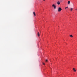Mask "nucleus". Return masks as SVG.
I'll list each match as a JSON object with an SVG mask.
<instances>
[{"mask_svg": "<svg viewBox=\"0 0 77 77\" xmlns=\"http://www.w3.org/2000/svg\"><path fill=\"white\" fill-rule=\"evenodd\" d=\"M66 9V8H65V9Z\"/></svg>", "mask_w": 77, "mask_h": 77, "instance_id": "ddd939ff", "label": "nucleus"}, {"mask_svg": "<svg viewBox=\"0 0 77 77\" xmlns=\"http://www.w3.org/2000/svg\"><path fill=\"white\" fill-rule=\"evenodd\" d=\"M72 9H73L72 8H71V9H70V10H71V11H72Z\"/></svg>", "mask_w": 77, "mask_h": 77, "instance_id": "1a4fd4ad", "label": "nucleus"}, {"mask_svg": "<svg viewBox=\"0 0 77 77\" xmlns=\"http://www.w3.org/2000/svg\"><path fill=\"white\" fill-rule=\"evenodd\" d=\"M70 37H71V38H72V37H73V36H72V35H70Z\"/></svg>", "mask_w": 77, "mask_h": 77, "instance_id": "6e6552de", "label": "nucleus"}, {"mask_svg": "<svg viewBox=\"0 0 77 77\" xmlns=\"http://www.w3.org/2000/svg\"><path fill=\"white\" fill-rule=\"evenodd\" d=\"M52 7H54V9H56V6L55 5H54V4H53L52 5Z\"/></svg>", "mask_w": 77, "mask_h": 77, "instance_id": "f03ea898", "label": "nucleus"}, {"mask_svg": "<svg viewBox=\"0 0 77 77\" xmlns=\"http://www.w3.org/2000/svg\"><path fill=\"white\" fill-rule=\"evenodd\" d=\"M73 70L74 71V72H76V70L75 69V68H73Z\"/></svg>", "mask_w": 77, "mask_h": 77, "instance_id": "20e7f679", "label": "nucleus"}, {"mask_svg": "<svg viewBox=\"0 0 77 77\" xmlns=\"http://www.w3.org/2000/svg\"><path fill=\"white\" fill-rule=\"evenodd\" d=\"M40 35H39V32H38V36H39Z\"/></svg>", "mask_w": 77, "mask_h": 77, "instance_id": "423d86ee", "label": "nucleus"}, {"mask_svg": "<svg viewBox=\"0 0 77 77\" xmlns=\"http://www.w3.org/2000/svg\"><path fill=\"white\" fill-rule=\"evenodd\" d=\"M48 62V60H45V62Z\"/></svg>", "mask_w": 77, "mask_h": 77, "instance_id": "9d476101", "label": "nucleus"}, {"mask_svg": "<svg viewBox=\"0 0 77 77\" xmlns=\"http://www.w3.org/2000/svg\"><path fill=\"white\" fill-rule=\"evenodd\" d=\"M57 5H60V2L59 1H58L57 3Z\"/></svg>", "mask_w": 77, "mask_h": 77, "instance_id": "7ed1b4c3", "label": "nucleus"}, {"mask_svg": "<svg viewBox=\"0 0 77 77\" xmlns=\"http://www.w3.org/2000/svg\"><path fill=\"white\" fill-rule=\"evenodd\" d=\"M68 4H70V1H68Z\"/></svg>", "mask_w": 77, "mask_h": 77, "instance_id": "0eeeda50", "label": "nucleus"}, {"mask_svg": "<svg viewBox=\"0 0 77 77\" xmlns=\"http://www.w3.org/2000/svg\"><path fill=\"white\" fill-rule=\"evenodd\" d=\"M68 8V7H66V8Z\"/></svg>", "mask_w": 77, "mask_h": 77, "instance_id": "f8f14e48", "label": "nucleus"}, {"mask_svg": "<svg viewBox=\"0 0 77 77\" xmlns=\"http://www.w3.org/2000/svg\"><path fill=\"white\" fill-rule=\"evenodd\" d=\"M43 65H45V63H43Z\"/></svg>", "mask_w": 77, "mask_h": 77, "instance_id": "9b49d317", "label": "nucleus"}, {"mask_svg": "<svg viewBox=\"0 0 77 77\" xmlns=\"http://www.w3.org/2000/svg\"><path fill=\"white\" fill-rule=\"evenodd\" d=\"M76 10H77V9H76Z\"/></svg>", "mask_w": 77, "mask_h": 77, "instance_id": "2eb2a0df", "label": "nucleus"}, {"mask_svg": "<svg viewBox=\"0 0 77 77\" xmlns=\"http://www.w3.org/2000/svg\"><path fill=\"white\" fill-rule=\"evenodd\" d=\"M33 14L34 16H36V14L35 13V12H33Z\"/></svg>", "mask_w": 77, "mask_h": 77, "instance_id": "39448f33", "label": "nucleus"}, {"mask_svg": "<svg viewBox=\"0 0 77 77\" xmlns=\"http://www.w3.org/2000/svg\"><path fill=\"white\" fill-rule=\"evenodd\" d=\"M45 0H43L44 1H45Z\"/></svg>", "mask_w": 77, "mask_h": 77, "instance_id": "4468645a", "label": "nucleus"}, {"mask_svg": "<svg viewBox=\"0 0 77 77\" xmlns=\"http://www.w3.org/2000/svg\"><path fill=\"white\" fill-rule=\"evenodd\" d=\"M62 11V8H61L59 7L58 9V12H60Z\"/></svg>", "mask_w": 77, "mask_h": 77, "instance_id": "f257e3e1", "label": "nucleus"}]
</instances>
